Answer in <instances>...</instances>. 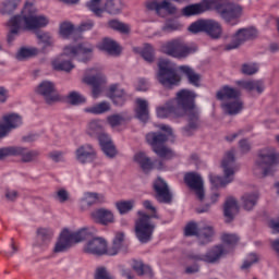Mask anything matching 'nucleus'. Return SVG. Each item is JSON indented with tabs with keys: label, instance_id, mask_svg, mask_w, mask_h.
Listing matches in <instances>:
<instances>
[{
	"label": "nucleus",
	"instance_id": "nucleus-1",
	"mask_svg": "<svg viewBox=\"0 0 279 279\" xmlns=\"http://www.w3.org/2000/svg\"><path fill=\"white\" fill-rule=\"evenodd\" d=\"M124 239L125 234L121 232L117 233L113 239L112 246L108 248V242L102 238H93V233L86 228L80 229L73 233L68 229H64L54 245L53 252H56V254H60L61 252H66L73 243L87 241L84 246L85 254H92L93 256H117L119 254V250H121V246L123 245Z\"/></svg>",
	"mask_w": 279,
	"mask_h": 279
},
{
	"label": "nucleus",
	"instance_id": "nucleus-2",
	"mask_svg": "<svg viewBox=\"0 0 279 279\" xmlns=\"http://www.w3.org/2000/svg\"><path fill=\"white\" fill-rule=\"evenodd\" d=\"M36 7L34 2L27 0L21 12V15H14L8 22L10 32L8 34V44L12 45L16 37L19 36L21 28L32 32L34 29H41V27H47L49 25V19L45 15L37 14Z\"/></svg>",
	"mask_w": 279,
	"mask_h": 279
},
{
	"label": "nucleus",
	"instance_id": "nucleus-3",
	"mask_svg": "<svg viewBox=\"0 0 279 279\" xmlns=\"http://www.w3.org/2000/svg\"><path fill=\"white\" fill-rule=\"evenodd\" d=\"M197 95L193 90L181 89L177 94V104L179 117H187V125L183 129L185 136H191L193 131L199 128V110L195 107V98Z\"/></svg>",
	"mask_w": 279,
	"mask_h": 279
},
{
	"label": "nucleus",
	"instance_id": "nucleus-4",
	"mask_svg": "<svg viewBox=\"0 0 279 279\" xmlns=\"http://www.w3.org/2000/svg\"><path fill=\"white\" fill-rule=\"evenodd\" d=\"M143 206L146 210L150 211V215H147L145 211L137 213L140 218L135 221V236L140 243H149L156 230V225L151 222V219H160V217H158L156 207L150 201H144Z\"/></svg>",
	"mask_w": 279,
	"mask_h": 279
},
{
	"label": "nucleus",
	"instance_id": "nucleus-5",
	"mask_svg": "<svg viewBox=\"0 0 279 279\" xmlns=\"http://www.w3.org/2000/svg\"><path fill=\"white\" fill-rule=\"evenodd\" d=\"M160 130L167 134L161 132H151L146 135V141L159 158H166L169 160L170 158H173L174 154L171 148H167V146H165V143L169 141V136H172L173 130L171 126L166 124H161Z\"/></svg>",
	"mask_w": 279,
	"mask_h": 279
},
{
	"label": "nucleus",
	"instance_id": "nucleus-6",
	"mask_svg": "<svg viewBox=\"0 0 279 279\" xmlns=\"http://www.w3.org/2000/svg\"><path fill=\"white\" fill-rule=\"evenodd\" d=\"M87 134L93 138H97L98 143L108 158H114L117 156V148L112 143V138L110 135L104 132V126L101 125V121L93 120L88 123Z\"/></svg>",
	"mask_w": 279,
	"mask_h": 279
},
{
	"label": "nucleus",
	"instance_id": "nucleus-7",
	"mask_svg": "<svg viewBox=\"0 0 279 279\" xmlns=\"http://www.w3.org/2000/svg\"><path fill=\"white\" fill-rule=\"evenodd\" d=\"M160 51L166 56H170V58L182 60L184 58H189V56H193V53H196L197 46L189 45L182 38H174L163 43L160 47Z\"/></svg>",
	"mask_w": 279,
	"mask_h": 279
},
{
	"label": "nucleus",
	"instance_id": "nucleus-8",
	"mask_svg": "<svg viewBox=\"0 0 279 279\" xmlns=\"http://www.w3.org/2000/svg\"><path fill=\"white\" fill-rule=\"evenodd\" d=\"M221 167L223 169L225 177L209 174V180L214 189L221 186H228L234 180V173L236 172V165L234 163V150L226 153Z\"/></svg>",
	"mask_w": 279,
	"mask_h": 279
},
{
	"label": "nucleus",
	"instance_id": "nucleus-9",
	"mask_svg": "<svg viewBox=\"0 0 279 279\" xmlns=\"http://www.w3.org/2000/svg\"><path fill=\"white\" fill-rule=\"evenodd\" d=\"M225 0H215L213 10L229 25H239V19L243 16V7L236 3H223Z\"/></svg>",
	"mask_w": 279,
	"mask_h": 279
},
{
	"label": "nucleus",
	"instance_id": "nucleus-10",
	"mask_svg": "<svg viewBox=\"0 0 279 279\" xmlns=\"http://www.w3.org/2000/svg\"><path fill=\"white\" fill-rule=\"evenodd\" d=\"M256 165L259 169H263L264 178H267V175H274V173L278 171L279 153H274V150L269 148L260 150Z\"/></svg>",
	"mask_w": 279,
	"mask_h": 279
},
{
	"label": "nucleus",
	"instance_id": "nucleus-11",
	"mask_svg": "<svg viewBox=\"0 0 279 279\" xmlns=\"http://www.w3.org/2000/svg\"><path fill=\"white\" fill-rule=\"evenodd\" d=\"M158 69V82L161 83L166 88H170V86H175V84L180 82L178 72H175V69H173V66H171V62H169V60H159Z\"/></svg>",
	"mask_w": 279,
	"mask_h": 279
},
{
	"label": "nucleus",
	"instance_id": "nucleus-12",
	"mask_svg": "<svg viewBox=\"0 0 279 279\" xmlns=\"http://www.w3.org/2000/svg\"><path fill=\"white\" fill-rule=\"evenodd\" d=\"M86 5L95 16H101L104 12L119 14L123 10V0H107L104 8H101V0H90Z\"/></svg>",
	"mask_w": 279,
	"mask_h": 279
},
{
	"label": "nucleus",
	"instance_id": "nucleus-13",
	"mask_svg": "<svg viewBox=\"0 0 279 279\" xmlns=\"http://www.w3.org/2000/svg\"><path fill=\"white\" fill-rule=\"evenodd\" d=\"M258 36V32L254 27L250 28H240L232 36V40L230 44L225 46L226 51H232V49H239L243 43H247V40H252V38H256Z\"/></svg>",
	"mask_w": 279,
	"mask_h": 279
},
{
	"label": "nucleus",
	"instance_id": "nucleus-14",
	"mask_svg": "<svg viewBox=\"0 0 279 279\" xmlns=\"http://www.w3.org/2000/svg\"><path fill=\"white\" fill-rule=\"evenodd\" d=\"M90 53H93V46L88 44L65 46L63 49V56H68V58H76L78 62H86L87 60H90Z\"/></svg>",
	"mask_w": 279,
	"mask_h": 279
},
{
	"label": "nucleus",
	"instance_id": "nucleus-15",
	"mask_svg": "<svg viewBox=\"0 0 279 279\" xmlns=\"http://www.w3.org/2000/svg\"><path fill=\"white\" fill-rule=\"evenodd\" d=\"M184 182L191 191H195L197 199L203 202L206 193L204 192V179H202V175L196 172L186 173L184 175Z\"/></svg>",
	"mask_w": 279,
	"mask_h": 279
},
{
	"label": "nucleus",
	"instance_id": "nucleus-16",
	"mask_svg": "<svg viewBox=\"0 0 279 279\" xmlns=\"http://www.w3.org/2000/svg\"><path fill=\"white\" fill-rule=\"evenodd\" d=\"M134 160L137 162V165H140L144 173H149L150 171H154V169H157V171H162V169H165V163L162 160L155 159L151 161V159L147 157L145 153L135 154Z\"/></svg>",
	"mask_w": 279,
	"mask_h": 279
},
{
	"label": "nucleus",
	"instance_id": "nucleus-17",
	"mask_svg": "<svg viewBox=\"0 0 279 279\" xmlns=\"http://www.w3.org/2000/svg\"><path fill=\"white\" fill-rule=\"evenodd\" d=\"M213 5H215V0H202L198 3L184 7L181 13L183 16H199L204 12L213 11Z\"/></svg>",
	"mask_w": 279,
	"mask_h": 279
},
{
	"label": "nucleus",
	"instance_id": "nucleus-18",
	"mask_svg": "<svg viewBox=\"0 0 279 279\" xmlns=\"http://www.w3.org/2000/svg\"><path fill=\"white\" fill-rule=\"evenodd\" d=\"M223 254H226V248L223 245H216L205 255L190 253L187 258H190V260H203L204 263H217V260L220 259Z\"/></svg>",
	"mask_w": 279,
	"mask_h": 279
},
{
	"label": "nucleus",
	"instance_id": "nucleus-19",
	"mask_svg": "<svg viewBox=\"0 0 279 279\" xmlns=\"http://www.w3.org/2000/svg\"><path fill=\"white\" fill-rule=\"evenodd\" d=\"M75 160L80 162V165H88L90 162H95L97 160V150L90 144L81 145L76 148Z\"/></svg>",
	"mask_w": 279,
	"mask_h": 279
},
{
	"label": "nucleus",
	"instance_id": "nucleus-20",
	"mask_svg": "<svg viewBox=\"0 0 279 279\" xmlns=\"http://www.w3.org/2000/svg\"><path fill=\"white\" fill-rule=\"evenodd\" d=\"M154 191L156 193V199L160 204H171L173 199V195L169 191V185L162 178L158 177L154 182Z\"/></svg>",
	"mask_w": 279,
	"mask_h": 279
},
{
	"label": "nucleus",
	"instance_id": "nucleus-21",
	"mask_svg": "<svg viewBox=\"0 0 279 279\" xmlns=\"http://www.w3.org/2000/svg\"><path fill=\"white\" fill-rule=\"evenodd\" d=\"M36 92L38 93V95H41V97H44L47 104H53L54 101L60 100V96L58 95V93H56V84L49 81L41 82L37 86Z\"/></svg>",
	"mask_w": 279,
	"mask_h": 279
},
{
	"label": "nucleus",
	"instance_id": "nucleus-22",
	"mask_svg": "<svg viewBox=\"0 0 279 279\" xmlns=\"http://www.w3.org/2000/svg\"><path fill=\"white\" fill-rule=\"evenodd\" d=\"M146 9H148L150 12L156 11V14L158 16H162V10L167 12V14H177L178 8L174 7L173 3H171L169 0H162L161 2H158L156 0L146 2Z\"/></svg>",
	"mask_w": 279,
	"mask_h": 279
},
{
	"label": "nucleus",
	"instance_id": "nucleus-23",
	"mask_svg": "<svg viewBox=\"0 0 279 279\" xmlns=\"http://www.w3.org/2000/svg\"><path fill=\"white\" fill-rule=\"evenodd\" d=\"M3 124H0V138H3L11 130H15V128H20L23 124V120L21 116L16 113H10L3 117Z\"/></svg>",
	"mask_w": 279,
	"mask_h": 279
},
{
	"label": "nucleus",
	"instance_id": "nucleus-24",
	"mask_svg": "<svg viewBox=\"0 0 279 279\" xmlns=\"http://www.w3.org/2000/svg\"><path fill=\"white\" fill-rule=\"evenodd\" d=\"M108 97L114 106H124L128 101V93L119 84H112L108 90Z\"/></svg>",
	"mask_w": 279,
	"mask_h": 279
},
{
	"label": "nucleus",
	"instance_id": "nucleus-25",
	"mask_svg": "<svg viewBox=\"0 0 279 279\" xmlns=\"http://www.w3.org/2000/svg\"><path fill=\"white\" fill-rule=\"evenodd\" d=\"M84 82H86V84H89V86H93L92 95L94 99H97V97L101 95V86L106 84V76H104V74L98 72L96 75L86 76L84 78Z\"/></svg>",
	"mask_w": 279,
	"mask_h": 279
},
{
	"label": "nucleus",
	"instance_id": "nucleus-26",
	"mask_svg": "<svg viewBox=\"0 0 279 279\" xmlns=\"http://www.w3.org/2000/svg\"><path fill=\"white\" fill-rule=\"evenodd\" d=\"M135 104L136 119H138V121H142V123H147V121H149V104L143 98H137L135 100Z\"/></svg>",
	"mask_w": 279,
	"mask_h": 279
},
{
	"label": "nucleus",
	"instance_id": "nucleus-27",
	"mask_svg": "<svg viewBox=\"0 0 279 279\" xmlns=\"http://www.w3.org/2000/svg\"><path fill=\"white\" fill-rule=\"evenodd\" d=\"M93 219L96 223H101V226H108V223H112L114 221V215L112 211L99 208L92 213Z\"/></svg>",
	"mask_w": 279,
	"mask_h": 279
},
{
	"label": "nucleus",
	"instance_id": "nucleus-28",
	"mask_svg": "<svg viewBox=\"0 0 279 279\" xmlns=\"http://www.w3.org/2000/svg\"><path fill=\"white\" fill-rule=\"evenodd\" d=\"M239 214V203L233 197H228L223 207V215L227 219V223H230L234 219V215Z\"/></svg>",
	"mask_w": 279,
	"mask_h": 279
},
{
	"label": "nucleus",
	"instance_id": "nucleus-29",
	"mask_svg": "<svg viewBox=\"0 0 279 279\" xmlns=\"http://www.w3.org/2000/svg\"><path fill=\"white\" fill-rule=\"evenodd\" d=\"M216 97L219 101H226V99H239V97H241V90L225 85L217 92Z\"/></svg>",
	"mask_w": 279,
	"mask_h": 279
},
{
	"label": "nucleus",
	"instance_id": "nucleus-30",
	"mask_svg": "<svg viewBox=\"0 0 279 279\" xmlns=\"http://www.w3.org/2000/svg\"><path fill=\"white\" fill-rule=\"evenodd\" d=\"M97 47L100 51H106L109 56H119L121 53V47H119V44L110 38L102 39Z\"/></svg>",
	"mask_w": 279,
	"mask_h": 279
},
{
	"label": "nucleus",
	"instance_id": "nucleus-31",
	"mask_svg": "<svg viewBox=\"0 0 279 279\" xmlns=\"http://www.w3.org/2000/svg\"><path fill=\"white\" fill-rule=\"evenodd\" d=\"M51 239H53V230L48 228L37 229V245L39 247H47L51 243Z\"/></svg>",
	"mask_w": 279,
	"mask_h": 279
},
{
	"label": "nucleus",
	"instance_id": "nucleus-32",
	"mask_svg": "<svg viewBox=\"0 0 279 279\" xmlns=\"http://www.w3.org/2000/svg\"><path fill=\"white\" fill-rule=\"evenodd\" d=\"M236 84L250 93L251 90H256L260 94L265 90V83L263 81H238Z\"/></svg>",
	"mask_w": 279,
	"mask_h": 279
},
{
	"label": "nucleus",
	"instance_id": "nucleus-33",
	"mask_svg": "<svg viewBox=\"0 0 279 279\" xmlns=\"http://www.w3.org/2000/svg\"><path fill=\"white\" fill-rule=\"evenodd\" d=\"M171 114H175L177 117H180L178 108L173 106V100L167 102L165 107L157 108L158 119H167L171 117Z\"/></svg>",
	"mask_w": 279,
	"mask_h": 279
},
{
	"label": "nucleus",
	"instance_id": "nucleus-34",
	"mask_svg": "<svg viewBox=\"0 0 279 279\" xmlns=\"http://www.w3.org/2000/svg\"><path fill=\"white\" fill-rule=\"evenodd\" d=\"M15 149H17L15 156H21L23 162H32V160H36L40 154L38 150H29L21 146H15Z\"/></svg>",
	"mask_w": 279,
	"mask_h": 279
},
{
	"label": "nucleus",
	"instance_id": "nucleus-35",
	"mask_svg": "<svg viewBox=\"0 0 279 279\" xmlns=\"http://www.w3.org/2000/svg\"><path fill=\"white\" fill-rule=\"evenodd\" d=\"M208 26L205 27V33L210 36V38H220L223 29L221 28V24L215 20H206Z\"/></svg>",
	"mask_w": 279,
	"mask_h": 279
},
{
	"label": "nucleus",
	"instance_id": "nucleus-36",
	"mask_svg": "<svg viewBox=\"0 0 279 279\" xmlns=\"http://www.w3.org/2000/svg\"><path fill=\"white\" fill-rule=\"evenodd\" d=\"M180 73H183L184 76L187 77L189 83L192 84V86H199V74L195 73L191 66L187 65H181L179 68Z\"/></svg>",
	"mask_w": 279,
	"mask_h": 279
},
{
	"label": "nucleus",
	"instance_id": "nucleus-37",
	"mask_svg": "<svg viewBox=\"0 0 279 279\" xmlns=\"http://www.w3.org/2000/svg\"><path fill=\"white\" fill-rule=\"evenodd\" d=\"M222 110L227 112V114H239L241 110H243V102L236 98L234 101L222 104Z\"/></svg>",
	"mask_w": 279,
	"mask_h": 279
},
{
	"label": "nucleus",
	"instance_id": "nucleus-38",
	"mask_svg": "<svg viewBox=\"0 0 279 279\" xmlns=\"http://www.w3.org/2000/svg\"><path fill=\"white\" fill-rule=\"evenodd\" d=\"M40 53V50L36 47H22L17 53L15 54L16 60H27V58H34L35 56H38Z\"/></svg>",
	"mask_w": 279,
	"mask_h": 279
},
{
	"label": "nucleus",
	"instance_id": "nucleus-39",
	"mask_svg": "<svg viewBox=\"0 0 279 279\" xmlns=\"http://www.w3.org/2000/svg\"><path fill=\"white\" fill-rule=\"evenodd\" d=\"M256 202H258V193L256 192L242 196V204L245 210H252L256 206Z\"/></svg>",
	"mask_w": 279,
	"mask_h": 279
},
{
	"label": "nucleus",
	"instance_id": "nucleus-40",
	"mask_svg": "<svg viewBox=\"0 0 279 279\" xmlns=\"http://www.w3.org/2000/svg\"><path fill=\"white\" fill-rule=\"evenodd\" d=\"M82 202L88 206H94V204H101V202H104V195L95 192H86Z\"/></svg>",
	"mask_w": 279,
	"mask_h": 279
},
{
	"label": "nucleus",
	"instance_id": "nucleus-41",
	"mask_svg": "<svg viewBox=\"0 0 279 279\" xmlns=\"http://www.w3.org/2000/svg\"><path fill=\"white\" fill-rule=\"evenodd\" d=\"M140 53L146 62H154L156 59V50L151 44H145Z\"/></svg>",
	"mask_w": 279,
	"mask_h": 279
},
{
	"label": "nucleus",
	"instance_id": "nucleus-42",
	"mask_svg": "<svg viewBox=\"0 0 279 279\" xmlns=\"http://www.w3.org/2000/svg\"><path fill=\"white\" fill-rule=\"evenodd\" d=\"M132 268L138 276H153L151 267L143 264V262L133 260Z\"/></svg>",
	"mask_w": 279,
	"mask_h": 279
},
{
	"label": "nucleus",
	"instance_id": "nucleus-43",
	"mask_svg": "<svg viewBox=\"0 0 279 279\" xmlns=\"http://www.w3.org/2000/svg\"><path fill=\"white\" fill-rule=\"evenodd\" d=\"M52 68L54 71H65L69 73L75 69V65L71 61H58V59L52 61Z\"/></svg>",
	"mask_w": 279,
	"mask_h": 279
},
{
	"label": "nucleus",
	"instance_id": "nucleus-44",
	"mask_svg": "<svg viewBox=\"0 0 279 279\" xmlns=\"http://www.w3.org/2000/svg\"><path fill=\"white\" fill-rule=\"evenodd\" d=\"M110 110V104L102 101L94 107L86 108L85 112H89L90 114H104V112H108Z\"/></svg>",
	"mask_w": 279,
	"mask_h": 279
},
{
	"label": "nucleus",
	"instance_id": "nucleus-45",
	"mask_svg": "<svg viewBox=\"0 0 279 279\" xmlns=\"http://www.w3.org/2000/svg\"><path fill=\"white\" fill-rule=\"evenodd\" d=\"M214 234L215 230L213 229V227H205L203 230H199L198 239L202 245L210 243Z\"/></svg>",
	"mask_w": 279,
	"mask_h": 279
},
{
	"label": "nucleus",
	"instance_id": "nucleus-46",
	"mask_svg": "<svg viewBox=\"0 0 279 279\" xmlns=\"http://www.w3.org/2000/svg\"><path fill=\"white\" fill-rule=\"evenodd\" d=\"M19 3L21 0H7L0 10L1 14H13L14 10L19 8Z\"/></svg>",
	"mask_w": 279,
	"mask_h": 279
},
{
	"label": "nucleus",
	"instance_id": "nucleus-47",
	"mask_svg": "<svg viewBox=\"0 0 279 279\" xmlns=\"http://www.w3.org/2000/svg\"><path fill=\"white\" fill-rule=\"evenodd\" d=\"M206 21L207 20H198L193 22L189 26V32H191V34H199V32H206V27H208V23Z\"/></svg>",
	"mask_w": 279,
	"mask_h": 279
},
{
	"label": "nucleus",
	"instance_id": "nucleus-48",
	"mask_svg": "<svg viewBox=\"0 0 279 279\" xmlns=\"http://www.w3.org/2000/svg\"><path fill=\"white\" fill-rule=\"evenodd\" d=\"M199 226L195 221H190L184 228L185 236H199Z\"/></svg>",
	"mask_w": 279,
	"mask_h": 279
},
{
	"label": "nucleus",
	"instance_id": "nucleus-49",
	"mask_svg": "<svg viewBox=\"0 0 279 279\" xmlns=\"http://www.w3.org/2000/svg\"><path fill=\"white\" fill-rule=\"evenodd\" d=\"M116 208L119 210L120 215H125L134 208V201H121L116 203Z\"/></svg>",
	"mask_w": 279,
	"mask_h": 279
},
{
	"label": "nucleus",
	"instance_id": "nucleus-50",
	"mask_svg": "<svg viewBox=\"0 0 279 279\" xmlns=\"http://www.w3.org/2000/svg\"><path fill=\"white\" fill-rule=\"evenodd\" d=\"M36 37L38 38L39 43L44 45V51L46 47H53V37L49 33H37Z\"/></svg>",
	"mask_w": 279,
	"mask_h": 279
},
{
	"label": "nucleus",
	"instance_id": "nucleus-51",
	"mask_svg": "<svg viewBox=\"0 0 279 279\" xmlns=\"http://www.w3.org/2000/svg\"><path fill=\"white\" fill-rule=\"evenodd\" d=\"M109 27L111 29H116V32H120L121 34H128L130 32V26L117 20L109 21Z\"/></svg>",
	"mask_w": 279,
	"mask_h": 279
},
{
	"label": "nucleus",
	"instance_id": "nucleus-52",
	"mask_svg": "<svg viewBox=\"0 0 279 279\" xmlns=\"http://www.w3.org/2000/svg\"><path fill=\"white\" fill-rule=\"evenodd\" d=\"M178 29H180V23L173 19L166 20L161 27V31L167 33L178 32Z\"/></svg>",
	"mask_w": 279,
	"mask_h": 279
},
{
	"label": "nucleus",
	"instance_id": "nucleus-53",
	"mask_svg": "<svg viewBox=\"0 0 279 279\" xmlns=\"http://www.w3.org/2000/svg\"><path fill=\"white\" fill-rule=\"evenodd\" d=\"M68 101L72 106H80V104H84L86 101V98L77 92H71L68 96Z\"/></svg>",
	"mask_w": 279,
	"mask_h": 279
},
{
	"label": "nucleus",
	"instance_id": "nucleus-54",
	"mask_svg": "<svg viewBox=\"0 0 279 279\" xmlns=\"http://www.w3.org/2000/svg\"><path fill=\"white\" fill-rule=\"evenodd\" d=\"M19 148L16 146H8L0 148V160H5L9 156H16Z\"/></svg>",
	"mask_w": 279,
	"mask_h": 279
},
{
	"label": "nucleus",
	"instance_id": "nucleus-55",
	"mask_svg": "<svg viewBox=\"0 0 279 279\" xmlns=\"http://www.w3.org/2000/svg\"><path fill=\"white\" fill-rule=\"evenodd\" d=\"M73 32H75V26H73V24L63 22L60 25V34L63 36V38H69Z\"/></svg>",
	"mask_w": 279,
	"mask_h": 279
},
{
	"label": "nucleus",
	"instance_id": "nucleus-56",
	"mask_svg": "<svg viewBox=\"0 0 279 279\" xmlns=\"http://www.w3.org/2000/svg\"><path fill=\"white\" fill-rule=\"evenodd\" d=\"M221 241L222 243H225V245L234 246L236 243H239V235L232 233H225L222 234Z\"/></svg>",
	"mask_w": 279,
	"mask_h": 279
},
{
	"label": "nucleus",
	"instance_id": "nucleus-57",
	"mask_svg": "<svg viewBox=\"0 0 279 279\" xmlns=\"http://www.w3.org/2000/svg\"><path fill=\"white\" fill-rule=\"evenodd\" d=\"M94 279H114L104 266L96 268Z\"/></svg>",
	"mask_w": 279,
	"mask_h": 279
},
{
	"label": "nucleus",
	"instance_id": "nucleus-58",
	"mask_svg": "<svg viewBox=\"0 0 279 279\" xmlns=\"http://www.w3.org/2000/svg\"><path fill=\"white\" fill-rule=\"evenodd\" d=\"M242 73L244 75H254L255 73H258V64H256V63H244L242 65Z\"/></svg>",
	"mask_w": 279,
	"mask_h": 279
},
{
	"label": "nucleus",
	"instance_id": "nucleus-59",
	"mask_svg": "<svg viewBox=\"0 0 279 279\" xmlns=\"http://www.w3.org/2000/svg\"><path fill=\"white\" fill-rule=\"evenodd\" d=\"M254 263H258V255L251 253L241 266V269H250Z\"/></svg>",
	"mask_w": 279,
	"mask_h": 279
},
{
	"label": "nucleus",
	"instance_id": "nucleus-60",
	"mask_svg": "<svg viewBox=\"0 0 279 279\" xmlns=\"http://www.w3.org/2000/svg\"><path fill=\"white\" fill-rule=\"evenodd\" d=\"M124 119L120 114H113L108 118V123L111 128H117V125H121L123 123Z\"/></svg>",
	"mask_w": 279,
	"mask_h": 279
},
{
	"label": "nucleus",
	"instance_id": "nucleus-61",
	"mask_svg": "<svg viewBox=\"0 0 279 279\" xmlns=\"http://www.w3.org/2000/svg\"><path fill=\"white\" fill-rule=\"evenodd\" d=\"M63 158H64V153L62 151L53 150L49 153V159L53 160V162H62Z\"/></svg>",
	"mask_w": 279,
	"mask_h": 279
},
{
	"label": "nucleus",
	"instance_id": "nucleus-62",
	"mask_svg": "<svg viewBox=\"0 0 279 279\" xmlns=\"http://www.w3.org/2000/svg\"><path fill=\"white\" fill-rule=\"evenodd\" d=\"M149 89V82L145 78H138L136 90L145 93V90Z\"/></svg>",
	"mask_w": 279,
	"mask_h": 279
},
{
	"label": "nucleus",
	"instance_id": "nucleus-63",
	"mask_svg": "<svg viewBox=\"0 0 279 279\" xmlns=\"http://www.w3.org/2000/svg\"><path fill=\"white\" fill-rule=\"evenodd\" d=\"M92 27H95V22H93V20H88L78 26V32H88Z\"/></svg>",
	"mask_w": 279,
	"mask_h": 279
},
{
	"label": "nucleus",
	"instance_id": "nucleus-64",
	"mask_svg": "<svg viewBox=\"0 0 279 279\" xmlns=\"http://www.w3.org/2000/svg\"><path fill=\"white\" fill-rule=\"evenodd\" d=\"M57 199H59V202L61 203L66 202V199H69V193L66 192V190H59L57 192Z\"/></svg>",
	"mask_w": 279,
	"mask_h": 279
}]
</instances>
